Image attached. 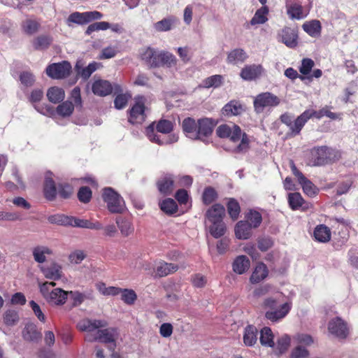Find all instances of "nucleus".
I'll return each instance as SVG.
<instances>
[{
  "label": "nucleus",
  "mask_w": 358,
  "mask_h": 358,
  "mask_svg": "<svg viewBox=\"0 0 358 358\" xmlns=\"http://www.w3.org/2000/svg\"><path fill=\"white\" fill-rule=\"evenodd\" d=\"M217 136L220 138H229L234 143L241 140V143L234 148L235 152H245L249 149V139L247 135L242 134L241 128L236 125L222 124L216 130Z\"/></svg>",
  "instance_id": "1"
},
{
  "label": "nucleus",
  "mask_w": 358,
  "mask_h": 358,
  "mask_svg": "<svg viewBox=\"0 0 358 358\" xmlns=\"http://www.w3.org/2000/svg\"><path fill=\"white\" fill-rule=\"evenodd\" d=\"M341 157V152L327 146L314 148L310 150L308 165L312 166H323L336 162Z\"/></svg>",
  "instance_id": "2"
},
{
  "label": "nucleus",
  "mask_w": 358,
  "mask_h": 358,
  "mask_svg": "<svg viewBox=\"0 0 358 358\" xmlns=\"http://www.w3.org/2000/svg\"><path fill=\"white\" fill-rule=\"evenodd\" d=\"M56 285L54 282H45L40 284V292L46 301L55 306H61L65 303L69 296V292L61 288L51 289Z\"/></svg>",
  "instance_id": "3"
},
{
  "label": "nucleus",
  "mask_w": 358,
  "mask_h": 358,
  "mask_svg": "<svg viewBox=\"0 0 358 358\" xmlns=\"http://www.w3.org/2000/svg\"><path fill=\"white\" fill-rule=\"evenodd\" d=\"M103 199L107 203L108 210L112 213H121L125 208L123 199L111 187L103 189Z\"/></svg>",
  "instance_id": "4"
},
{
  "label": "nucleus",
  "mask_w": 358,
  "mask_h": 358,
  "mask_svg": "<svg viewBox=\"0 0 358 358\" xmlns=\"http://www.w3.org/2000/svg\"><path fill=\"white\" fill-rule=\"evenodd\" d=\"M280 103V99L271 92H263L258 94L254 100L255 110L257 113H262L266 107H275Z\"/></svg>",
  "instance_id": "5"
},
{
  "label": "nucleus",
  "mask_w": 358,
  "mask_h": 358,
  "mask_svg": "<svg viewBox=\"0 0 358 358\" xmlns=\"http://www.w3.org/2000/svg\"><path fill=\"white\" fill-rule=\"evenodd\" d=\"M92 90L95 95L99 96H107L113 91H114L115 93L122 92V89L120 85L114 84L113 85L109 81L101 79L94 82Z\"/></svg>",
  "instance_id": "6"
},
{
  "label": "nucleus",
  "mask_w": 358,
  "mask_h": 358,
  "mask_svg": "<svg viewBox=\"0 0 358 358\" xmlns=\"http://www.w3.org/2000/svg\"><path fill=\"white\" fill-rule=\"evenodd\" d=\"M71 70V65L69 62L64 61L60 63H54L46 68V74L54 79H62L68 76Z\"/></svg>",
  "instance_id": "7"
},
{
  "label": "nucleus",
  "mask_w": 358,
  "mask_h": 358,
  "mask_svg": "<svg viewBox=\"0 0 358 358\" xmlns=\"http://www.w3.org/2000/svg\"><path fill=\"white\" fill-rule=\"evenodd\" d=\"M323 116H327L331 120L340 118L339 115L331 112L329 109V107L325 106L318 111L313 110H306L301 114V117L298 120L296 124L301 127V124H305L306 122L312 117H315L317 119H320Z\"/></svg>",
  "instance_id": "8"
},
{
  "label": "nucleus",
  "mask_w": 358,
  "mask_h": 358,
  "mask_svg": "<svg viewBox=\"0 0 358 358\" xmlns=\"http://www.w3.org/2000/svg\"><path fill=\"white\" fill-rule=\"evenodd\" d=\"M118 331L116 328H106L98 330L94 335H89L86 337V341L93 342L99 341L103 343H114L118 338Z\"/></svg>",
  "instance_id": "9"
},
{
  "label": "nucleus",
  "mask_w": 358,
  "mask_h": 358,
  "mask_svg": "<svg viewBox=\"0 0 358 358\" xmlns=\"http://www.w3.org/2000/svg\"><path fill=\"white\" fill-rule=\"evenodd\" d=\"M102 17V13L96 10L84 13L74 12L69 16L67 22L69 26L71 22L78 24H85L92 20H99Z\"/></svg>",
  "instance_id": "10"
},
{
  "label": "nucleus",
  "mask_w": 358,
  "mask_h": 358,
  "mask_svg": "<svg viewBox=\"0 0 358 358\" xmlns=\"http://www.w3.org/2000/svg\"><path fill=\"white\" fill-rule=\"evenodd\" d=\"M146 136L148 139L159 145L172 144L178 141V136L175 134H171L168 136L162 137L161 135H158L155 131V123L150 124L145 129Z\"/></svg>",
  "instance_id": "11"
},
{
  "label": "nucleus",
  "mask_w": 358,
  "mask_h": 358,
  "mask_svg": "<svg viewBox=\"0 0 358 358\" xmlns=\"http://www.w3.org/2000/svg\"><path fill=\"white\" fill-rule=\"evenodd\" d=\"M135 100L136 103L130 110L129 122L132 124L141 123L145 119V98L143 96H138L135 98Z\"/></svg>",
  "instance_id": "12"
},
{
  "label": "nucleus",
  "mask_w": 358,
  "mask_h": 358,
  "mask_svg": "<svg viewBox=\"0 0 358 358\" xmlns=\"http://www.w3.org/2000/svg\"><path fill=\"white\" fill-rule=\"evenodd\" d=\"M328 330L330 334L339 338H345L348 334L346 323L340 317H336L329 321Z\"/></svg>",
  "instance_id": "13"
},
{
  "label": "nucleus",
  "mask_w": 358,
  "mask_h": 358,
  "mask_svg": "<svg viewBox=\"0 0 358 358\" xmlns=\"http://www.w3.org/2000/svg\"><path fill=\"white\" fill-rule=\"evenodd\" d=\"M280 41L287 47L296 48L298 45V34L296 30L290 27H285L279 34Z\"/></svg>",
  "instance_id": "14"
},
{
  "label": "nucleus",
  "mask_w": 358,
  "mask_h": 358,
  "mask_svg": "<svg viewBox=\"0 0 358 358\" xmlns=\"http://www.w3.org/2000/svg\"><path fill=\"white\" fill-rule=\"evenodd\" d=\"M291 309V303H285L273 310H268L265 313V317L273 322H278V320L284 318L289 312Z\"/></svg>",
  "instance_id": "15"
},
{
  "label": "nucleus",
  "mask_w": 358,
  "mask_h": 358,
  "mask_svg": "<svg viewBox=\"0 0 358 358\" xmlns=\"http://www.w3.org/2000/svg\"><path fill=\"white\" fill-rule=\"evenodd\" d=\"M264 71L261 64H250L243 67L240 73L242 79L248 81L253 80L261 76Z\"/></svg>",
  "instance_id": "16"
},
{
  "label": "nucleus",
  "mask_w": 358,
  "mask_h": 358,
  "mask_svg": "<svg viewBox=\"0 0 358 358\" xmlns=\"http://www.w3.org/2000/svg\"><path fill=\"white\" fill-rule=\"evenodd\" d=\"M215 124L212 120L209 118H203L198 120L197 122V131L198 138L204 141L205 138L210 136L212 132Z\"/></svg>",
  "instance_id": "17"
},
{
  "label": "nucleus",
  "mask_w": 358,
  "mask_h": 358,
  "mask_svg": "<svg viewBox=\"0 0 358 358\" xmlns=\"http://www.w3.org/2000/svg\"><path fill=\"white\" fill-rule=\"evenodd\" d=\"M107 325L108 323L105 320L84 319L78 322V327L80 331L91 332Z\"/></svg>",
  "instance_id": "18"
},
{
  "label": "nucleus",
  "mask_w": 358,
  "mask_h": 358,
  "mask_svg": "<svg viewBox=\"0 0 358 358\" xmlns=\"http://www.w3.org/2000/svg\"><path fill=\"white\" fill-rule=\"evenodd\" d=\"M69 224H68V226H71L73 227H80L96 230L103 229L101 224L98 222L93 223L90 220L79 219L74 217H69Z\"/></svg>",
  "instance_id": "19"
},
{
  "label": "nucleus",
  "mask_w": 358,
  "mask_h": 358,
  "mask_svg": "<svg viewBox=\"0 0 358 358\" xmlns=\"http://www.w3.org/2000/svg\"><path fill=\"white\" fill-rule=\"evenodd\" d=\"M225 215V208L220 204H215L210 208L206 213V216L207 219L211 222H223L222 219Z\"/></svg>",
  "instance_id": "20"
},
{
  "label": "nucleus",
  "mask_w": 358,
  "mask_h": 358,
  "mask_svg": "<svg viewBox=\"0 0 358 358\" xmlns=\"http://www.w3.org/2000/svg\"><path fill=\"white\" fill-rule=\"evenodd\" d=\"M41 336V332L37 330L34 323H27L22 330V337L27 341L38 342Z\"/></svg>",
  "instance_id": "21"
},
{
  "label": "nucleus",
  "mask_w": 358,
  "mask_h": 358,
  "mask_svg": "<svg viewBox=\"0 0 358 358\" xmlns=\"http://www.w3.org/2000/svg\"><path fill=\"white\" fill-rule=\"evenodd\" d=\"M41 24L34 18H27L22 22V31L28 36H32L38 32Z\"/></svg>",
  "instance_id": "22"
},
{
  "label": "nucleus",
  "mask_w": 358,
  "mask_h": 358,
  "mask_svg": "<svg viewBox=\"0 0 358 358\" xmlns=\"http://www.w3.org/2000/svg\"><path fill=\"white\" fill-rule=\"evenodd\" d=\"M41 270L46 278L57 280L62 277V267L57 264L53 263L48 266H42Z\"/></svg>",
  "instance_id": "23"
},
{
  "label": "nucleus",
  "mask_w": 358,
  "mask_h": 358,
  "mask_svg": "<svg viewBox=\"0 0 358 358\" xmlns=\"http://www.w3.org/2000/svg\"><path fill=\"white\" fill-rule=\"evenodd\" d=\"M250 266L249 259L245 255L238 256L232 264L233 271L239 275L245 273Z\"/></svg>",
  "instance_id": "24"
},
{
  "label": "nucleus",
  "mask_w": 358,
  "mask_h": 358,
  "mask_svg": "<svg viewBox=\"0 0 358 358\" xmlns=\"http://www.w3.org/2000/svg\"><path fill=\"white\" fill-rule=\"evenodd\" d=\"M251 225L245 221H239L235 227V235L238 239H248L252 236Z\"/></svg>",
  "instance_id": "25"
},
{
  "label": "nucleus",
  "mask_w": 358,
  "mask_h": 358,
  "mask_svg": "<svg viewBox=\"0 0 358 358\" xmlns=\"http://www.w3.org/2000/svg\"><path fill=\"white\" fill-rule=\"evenodd\" d=\"M44 194L47 199L52 201L57 194V187L52 178V173H47L44 183Z\"/></svg>",
  "instance_id": "26"
},
{
  "label": "nucleus",
  "mask_w": 358,
  "mask_h": 358,
  "mask_svg": "<svg viewBox=\"0 0 358 358\" xmlns=\"http://www.w3.org/2000/svg\"><path fill=\"white\" fill-rule=\"evenodd\" d=\"M301 117V115H300L293 122V116L289 115V113H285L282 114L280 116V120L282 123L286 124L287 127H289V130L291 131L292 134L295 136L300 133L301 129L304 126V124H301V127L298 126L296 124V122H298V120Z\"/></svg>",
  "instance_id": "27"
},
{
  "label": "nucleus",
  "mask_w": 358,
  "mask_h": 358,
  "mask_svg": "<svg viewBox=\"0 0 358 358\" xmlns=\"http://www.w3.org/2000/svg\"><path fill=\"white\" fill-rule=\"evenodd\" d=\"M52 42V38L50 35L41 34L34 38L31 44L34 50H43L48 49Z\"/></svg>",
  "instance_id": "28"
},
{
  "label": "nucleus",
  "mask_w": 358,
  "mask_h": 358,
  "mask_svg": "<svg viewBox=\"0 0 358 358\" xmlns=\"http://www.w3.org/2000/svg\"><path fill=\"white\" fill-rule=\"evenodd\" d=\"M268 274L266 266L263 263L258 264L252 272L250 281L252 284L258 283L264 280Z\"/></svg>",
  "instance_id": "29"
},
{
  "label": "nucleus",
  "mask_w": 358,
  "mask_h": 358,
  "mask_svg": "<svg viewBox=\"0 0 358 358\" xmlns=\"http://www.w3.org/2000/svg\"><path fill=\"white\" fill-rule=\"evenodd\" d=\"M182 129L188 138L197 140V123L191 117L185 118L182 122Z\"/></svg>",
  "instance_id": "30"
},
{
  "label": "nucleus",
  "mask_w": 358,
  "mask_h": 358,
  "mask_svg": "<svg viewBox=\"0 0 358 358\" xmlns=\"http://www.w3.org/2000/svg\"><path fill=\"white\" fill-rule=\"evenodd\" d=\"M248 58V55L243 49L236 48L228 53L227 62L232 64L243 63Z\"/></svg>",
  "instance_id": "31"
},
{
  "label": "nucleus",
  "mask_w": 358,
  "mask_h": 358,
  "mask_svg": "<svg viewBox=\"0 0 358 358\" xmlns=\"http://www.w3.org/2000/svg\"><path fill=\"white\" fill-rule=\"evenodd\" d=\"M331 230L324 224L317 226L314 231V236L315 239L322 243L329 242L331 239Z\"/></svg>",
  "instance_id": "32"
},
{
  "label": "nucleus",
  "mask_w": 358,
  "mask_h": 358,
  "mask_svg": "<svg viewBox=\"0 0 358 358\" xmlns=\"http://www.w3.org/2000/svg\"><path fill=\"white\" fill-rule=\"evenodd\" d=\"M69 295L73 301V306L74 307L81 305L85 299H94L92 292L81 293L78 291H70L69 292Z\"/></svg>",
  "instance_id": "33"
},
{
  "label": "nucleus",
  "mask_w": 358,
  "mask_h": 358,
  "mask_svg": "<svg viewBox=\"0 0 358 358\" xmlns=\"http://www.w3.org/2000/svg\"><path fill=\"white\" fill-rule=\"evenodd\" d=\"M47 97L49 101L57 103L62 101L65 98V93L63 89L58 87H52L47 92Z\"/></svg>",
  "instance_id": "34"
},
{
  "label": "nucleus",
  "mask_w": 358,
  "mask_h": 358,
  "mask_svg": "<svg viewBox=\"0 0 358 358\" xmlns=\"http://www.w3.org/2000/svg\"><path fill=\"white\" fill-rule=\"evenodd\" d=\"M288 202L290 208L294 210H298L301 208L303 210L308 208L307 206H303L305 201L301 195L298 192L289 193L288 194Z\"/></svg>",
  "instance_id": "35"
},
{
  "label": "nucleus",
  "mask_w": 358,
  "mask_h": 358,
  "mask_svg": "<svg viewBox=\"0 0 358 358\" xmlns=\"http://www.w3.org/2000/svg\"><path fill=\"white\" fill-rule=\"evenodd\" d=\"M178 269V266L175 264L160 262L156 268V275L159 277H164L176 272Z\"/></svg>",
  "instance_id": "36"
},
{
  "label": "nucleus",
  "mask_w": 358,
  "mask_h": 358,
  "mask_svg": "<svg viewBox=\"0 0 358 358\" xmlns=\"http://www.w3.org/2000/svg\"><path fill=\"white\" fill-rule=\"evenodd\" d=\"M159 190L164 194H169L173 189V179L171 176H166L157 182Z\"/></svg>",
  "instance_id": "37"
},
{
  "label": "nucleus",
  "mask_w": 358,
  "mask_h": 358,
  "mask_svg": "<svg viewBox=\"0 0 358 358\" xmlns=\"http://www.w3.org/2000/svg\"><path fill=\"white\" fill-rule=\"evenodd\" d=\"M257 341V329L255 327L249 325L245 329L243 342L248 346H252Z\"/></svg>",
  "instance_id": "38"
},
{
  "label": "nucleus",
  "mask_w": 358,
  "mask_h": 358,
  "mask_svg": "<svg viewBox=\"0 0 358 358\" xmlns=\"http://www.w3.org/2000/svg\"><path fill=\"white\" fill-rule=\"evenodd\" d=\"M303 30L310 36H318L321 32V24L319 20H312L305 22L302 26Z\"/></svg>",
  "instance_id": "39"
},
{
  "label": "nucleus",
  "mask_w": 358,
  "mask_h": 358,
  "mask_svg": "<svg viewBox=\"0 0 358 358\" xmlns=\"http://www.w3.org/2000/svg\"><path fill=\"white\" fill-rule=\"evenodd\" d=\"M176 64L177 59L173 54L166 51H160L159 67L166 66L171 68L176 66Z\"/></svg>",
  "instance_id": "40"
},
{
  "label": "nucleus",
  "mask_w": 358,
  "mask_h": 358,
  "mask_svg": "<svg viewBox=\"0 0 358 358\" xmlns=\"http://www.w3.org/2000/svg\"><path fill=\"white\" fill-rule=\"evenodd\" d=\"M242 105L238 101H231L222 108V113L225 115H238L243 112Z\"/></svg>",
  "instance_id": "41"
},
{
  "label": "nucleus",
  "mask_w": 358,
  "mask_h": 358,
  "mask_svg": "<svg viewBox=\"0 0 358 358\" xmlns=\"http://www.w3.org/2000/svg\"><path fill=\"white\" fill-rule=\"evenodd\" d=\"M287 13L291 19H301L306 16L303 13V7L296 3L292 4H287Z\"/></svg>",
  "instance_id": "42"
},
{
  "label": "nucleus",
  "mask_w": 358,
  "mask_h": 358,
  "mask_svg": "<svg viewBox=\"0 0 358 358\" xmlns=\"http://www.w3.org/2000/svg\"><path fill=\"white\" fill-rule=\"evenodd\" d=\"M273 334L271 329L269 327H264L260 331V343L262 345L273 347L274 341H273Z\"/></svg>",
  "instance_id": "43"
},
{
  "label": "nucleus",
  "mask_w": 358,
  "mask_h": 358,
  "mask_svg": "<svg viewBox=\"0 0 358 358\" xmlns=\"http://www.w3.org/2000/svg\"><path fill=\"white\" fill-rule=\"evenodd\" d=\"M299 183L301 185L303 192L309 196H313L317 194L318 189L308 178L303 176L299 180Z\"/></svg>",
  "instance_id": "44"
},
{
  "label": "nucleus",
  "mask_w": 358,
  "mask_h": 358,
  "mask_svg": "<svg viewBox=\"0 0 358 358\" xmlns=\"http://www.w3.org/2000/svg\"><path fill=\"white\" fill-rule=\"evenodd\" d=\"M52 250L45 246H37L33 250L34 260L38 263H43L46 261L45 255H51Z\"/></svg>",
  "instance_id": "45"
},
{
  "label": "nucleus",
  "mask_w": 358,
  "mask_h": 358,
  "mask_svg": "<svg viewBox=\"0 0 358 358\" xmlns=\"http://www.w3.org/2000/svg\"><path fill=\"white\" fill-rule=\"evenodd\" d=\"M98 67V64L93 62L90 64L85 68H81L78 62L76 65V69L78 75H80L84 80L88 79L90 76L94 72Z\"/></svg>",
  "instance_id": "46"
},
{
  "label": "nucleus",
  "mask_w": 358,
  "mask_h": 358,
  "mask_svg": "<svg viewBox=\"0 0 358 358\" xmlns=\"http://www.w3.org/2000/svg\"><path fill=\"white\" fill-rule=\"evenodd\" d=\"M176 19L174 17L164 18L154 24V28L157 31H167L172 29Z\"/></svg>",
  "instance_id": "47"
},
{
  "label": "nucleus",
  "mask_w": 358,
  "mask_h": 358,
  "mask_svg": "<svg viewBox=\"0 0 358 358\" xmlns=\"http://www.w3.org/2000/svg\"><path fill=\"white\" fill-rule=\"evenodd\" d=\"M73 110L74 105L72 102L66 101L62 102L57 107L56 112L59 115L65 117H69L73 113Z\"/></svg>",
  "instance_id": "48"
},
{
  "label": "nucleus",
  "mask_w": 358,
  "mask_h": 358,
  "mask_svg": "<svg viewBox=\"0 0 358 358\" xmlns=\"http://www.w3.org/2000/svg\"><path fill=\"white\" fill-rule=\"evenodd\" d=\"M268 9L266 6H264L260 9H258L252 20L250 24L252 25L264 24L267 21L266 15L268 14Z\"/></svg>",
  "instance_id": "49"
},
{
  "label": "nucleus",
  "mask_w": 358,
  "mask_h": 358,
  "mask_svg": "<svg viewBox=\"0 0 358 358\" xmlns=\"http://www.w3.org/2000/svg\"><path fill=\"white\" fill-rule=\"evenodd\" d=\"M227 212L233 220L238 218L241 208L238 201L234 199H229L227 203Z\"/></svg>",
  "instance_id": "50"
},
{
  "label": "nucleus",
  "mask_w": 358,
  "mask_h": 358,
  "mask_svg": "<svg viewBox=\"0 0 358 358\" xmlns=\"http://www.w3.org/2000/svg\"><path fill=\"white\" fill-rule=\"evenodd\" d=\"M3 322L8 326H14L19 321L18 313L13 309H8L3 313Z\"/></svg>",
  "instance_id": "51"
},
{
  "label": "nucleus",
  "mask_w": 358,
  "mask_h": 358,
  "mask_svg": "<svg viewBox=\"0 0 358 358\" xmlns=\"http://www.w3.org/2000/svg\"><path fill=\"white\" fill-rule=\"evenodd\" d=\"M161 210L166 214H173L178 210L176 201L172 199H166L159 204Z\"/></svg>",
  "instance_id": "52"
},
{
  "label": "nucleus",
  "mask_w": 358,
  "mask_h": 358,
  "mask_svg": "<svg viewBox=\"0 0 358 358\" xmlns=\"http://www.w3.org/2000/svg\"><path fill=\"white\" fill-rule=\"evenodd\" d=\"M223 83V77L221 75H215L206 78L203 81V86L206 88L218 87Z\"/></svg>",
  "instance_id": "53"
},
{
  "label": "nucleus",
  "mask_w": 358,
  "mask_h": 358,
  "mask_svg": "<svg viewBox=\"0 0 358 358\" xmlns=\"http://www.w3.org/2000/svg\"><path fill=\"white\" fill-rule=\"evenodd\" d=\"M225 231L226 227L223 222H213L210 227V233L215 238L222 236Z\"/></svg>",
  "instance_id": "54"
},
{
  "label": "nucleus",
  "mask_w": 358,
  "mask_h": 358,
  "mask_svg": "<svg viewBox=\"0 0 358 358\" xmlns=\"http://www.w3.org/2000/svg\"><path fill=\"white\" fill-rule=\"evenodd\" d=\"M116 223L117 224L118 228L120 229L121 234L123 236H127L130 234H131L134 231L133 227H131V223L125 220H123L120 217L116 218Z\"/></svg>",
  "instance_id": "55"
},
{
  "label": "nucleus",
  "mask_w": 358,
  "mask_h": 358,
  "mask_svg": "<svg viewBox=\"0 0 358 358\" xmlns=\"http://www.w3.org/2000/svg\"><path fill=\"white\" fill-rule=\"evenodd\" d=\"M69 216H66L63 214H56L49 216L48 220L51 224L68 226V224H69Z\"/></svg>",
  "instance_id": "56"
},
{
  "label": "nucleus",
  "mask_w": 358,
  "mask_h": 358,
  "mask_svg": "<svg viewBox=\"0 0 358 358\" xmlns=\"http://www.w3.org/2000/svg\"><path fill=\"white\" fill-rule=\"evenodd\" d=\"M120 293L122 294L121 299L128 305L133 304L137 298L135 292L132 289H122Z\"/></svg>",
  "instance_id": "57"
},
{
  "label": "nucleus",
  "mask_w": 358,
  "mask_h": 358,
  "mask_svg": "<svg viewBox=\"0 0 358 358\" xmlns=\"http://www.w3.org/2000/svg\"><path fill=\"white\" fill-rule=\"evenodd\" d=\"M162 134H169L173 130V124L171 121L166 120H161L158 122L155 129Z\"/></svg>",
  "instance_id": "58"
},
{
  "label": "nucleus",
  "mask_w": 358,
  "mask_h": 358,
  "mask_svg": "<svg viewBox=\"0 0 358 358\" xmlns=\"http://www.w3.org/2000/svg\"><path fill=\"white\" fill-rule=\"evenodd\" d=\"M248 222L252 228H257L262 222V215L257 211H250L247 215Z\"/></svg>",
  "instance_id": "59"
},
{
  "label": "nucleus",
  "mask_w": 358,
  "mask_h": 358,
  "mask_svg": "<svg viewBox=\"0 0 358 358\" xmlns=\"http://www.w3.org/2000/svg\"><path fill=\"white\" fill-rule=\"evenodd\" d=\"M20 80L25 87H31L35 83V76L30 71H23L20 75Z\"/></svg>",
  "instance_id": "60"
},
{
  "label": "nucleus",
  "mask_w": 358,
  "mask_h": 358,
  "mask_svg": "<svg viewBox=\"0 0 358 358\" xmlns=\"http://www.w3.org/2000/svg\"><path fill=\"white\" fill-rule=\"evenodd\" d=\"M129 98H131V95L129 94H120L117 95L114 100L115 108L118 110L124 108L127 106Z\"/></svg>",
  "instance_id": "61"
},
{
  "label": "nucleus",
  "mask_w": 358,
  "mask_h": 358,
  "mask_svg": "<svg viewBox=\"0 0 358 358\" xmlns=\"http://www.w3.org/2000/svg\"><path fill=\"white\" fill-rule=\"evenodd\" d=\"M216 198L217 193L213 188L208 187L205 189L202 195V199L204 203L209 204L214 201Z\"/></svg>",
  "instance_id": "62"
},
{
  "label": "nucleus",
  "mask_w": 358,
  "mask_h": 358,
  "mask_svg": "<svg viewBox=\"0 0 358 358\" xmlns=\"http://www.w3.org/2000/svg\"><path fill=\"white\" fill-rule=\"evenodd\" d=\"M290 345V338L287 335L281 336L277 342V349L279 353L285 352Z\"/></svg>",
  "instance_id": "63"
},
{
  "label": "nucleus",
  "mask_w": 358,
  "mask_h": 358,
  "mask_svg": "<svg viewBox=\"0 0 358 358\" xmlns=\"http://www.w3.org/2000/svg\"><path fill=\"white\" fill-rule=\"evenodd\" d=\"M78 197L83 203H88L92 197V191L87 187H82L78 192Z\"/></svg>",
  "instance_id": "64"
}]
</instances>
